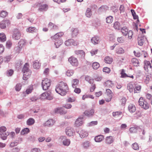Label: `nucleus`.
Masks as SVG:
<instances>
[{
	"label": "nucleus",
	"mask_w": 152,
	"mask_h": 152,
	"mask_svg": "<svg viewBox=\"0 0 152 152\" xmlns=\"http://www.w3.org/2000/svg\"><path fill=\"white\" fill-rule=\"evenodd\" d=\"M113 27L114 28L116 29L119 30L120 29V25L118 22L116 21L115 22L114 24Z\"/></svg>",
	"instance_id": "42"
},
{
	"label": "nucleus",
	"mask_w": 152,
	"mask_h": 152,
	"mask_svg": "<svg viewBox=\"0 0 152 152\" xmlns=\"http://www.w3.org/2000/svg\"><path fill=\"white\" fill-rule=\"evenodd\" d=\"M36 7H38V10L40 12H43L47 11L48 9V6L46 4H41L37 3L36 4Z\"/></svg>",
	"instance_id": "7"
},
{
	"label": "nucleus",
	"mask_w": 152,
	"mask_h": 152,
	"mask_svg": "<svg viewBox=\"0 0 152 152\" xmlns=\"http://www.w3.org/2000/svg\"><path fill=\"white\" fill-rule=\"evenodd\" d=\"M6 128L4 126H2L0 127V132H6Z\"/></svg>",
	"instance_id": "63"
},
{
	"label": "nucleus",
	"mask_w": 152,
	"mask_h": 152,
	"mask_svg": "<svg viewBox=\"0 0 152 152\" xmlns=\"http://www.w3.org/2000/svg\"><path fill=\"white\" fill-rule=\"evenodd\" d=\"M58 93L62 96L65 95L66 92L68 90V88L67 84L63 82H61L58 84Z\"/></svg>",
	"instance_id": "1"
},
{
	"label": "nucleus",
	"mask_w": 152,
	"mask_h": 152,
	"mask_svg": "<svg viewBox=\"0 0 152 152\" xmlns=\"http://www.w3.org/2000/svg\"><path fill=\"white\" fill-rule=\"evenodd\" d=\"M76 100V98L75 97H72L71 98L70 97H69L67 99V101L68 102H74Z\"/></svg>",
	"instance_id": "50"
},
{
	"label": "nucleus",
	"mask_w": 152,
	"mask_h": 152,
	"mask_svg": "<svg viewBox=\"0 0 152 152\" xmlns=\"http://www.w3.org/2000/svg\"><path fill=\"white\" fill-rule=\"evenodd\" d=\"M29 66L28 64L26 63L22 69V71L23 73V78L24 80H26L27 79L31 74V71L29 69Z\"/></svg>",
	"instance_id": "2"
},
{
	"label": "nucleus",
	"mask_w": 152,
	"mask_h": 152,
	"mask_svg": "<svg viewBox=\"0 0 152 152\" xmlns=\"http://www.w3.org/2000/svg\"><path fill=\"white\" fill-rule=\"evenodd\" d=\"M21 35V32L19 30L15 29L12 33V38L15 40H18L20 38Z\"/></svg>",
	"instance_id": "4"
},
{
	"label": "nucleus",
	"mask_w": 152,
	"mask_h": 152,
	"mask_svg": "<svg viewBox=\"0 0 152 152\" xmlns=\"http://www.w3.org/2000/svg\"><path fill=\"white\" fill-rule=\"evenodd\" d=\"M79 31L77 29L74 28L72 31V37H76L78 34Z\"/></svg>",
	"instance_id": "31"
},
{
	"label": "nucleus",
	"mask_w": 152,
	"mask_h": 152,
	"mask_svg": "<svg viewBox=\"0 0 152 152\" xmlns=\"http://www.w3.org/2000/svg\"><path fill=\"white\" fill-rule=\"evenodd\" d=\"M113 142V139L112 136L107 137L106 139V143L108 144H111Z\"/></svg>",
	"instance_id": "22"
},
{
	"label": "nucleus",
	"mask_w": 152,
	"mask_h": 152,
	"mask_svg": "<svg viewBox=\"0 0 152 152\" xmlns=\"http://www.w3.org/2000/svg\"><path fill=\"white\" fill-rule=\"evenodd\" d=\"M34 120L33 118H30L27 121L26 124L28 125L31 126L34 124Z\"/></svg>",
	"instance_id": "27"
},
{
	"label": "nucleus",
	"mask_w": 152,
	"mask_h": 152,
	"mask_svg": "<svg viewBox=\"0 0 152 152\" xmlns=\"http://www.w3.org/2000/svg\"><path fill=\"white\" fill-rule=\"evenodd\" d=\"M132 148L134 150H138L139 149V145L136 142L134 143L132 145Z\"/></svg>",
	"instance_id": "45"
},
{
	"label": "nucleus",
	"mask_w": 152,
	"mask_h": 152,
	"mask_svg": "<svg viewBox=\"0 0 152 152\" xmlns=\"http://www.w3.org/2000/svg\"><path fill=\"white\" fill-rule=\"evenodd\" d=\"M132 64L135 66H137L139 63L138 60L136 58H132Z\"/></svg>",
	"instance_id": "35"
},
{
	"label": "nucleus",
	"mask_w": 152,
	"mask_h": 152,
	"mask_svg": "<svg viewBox=\"0 0 152 152\" xmlns=\"http://www.w3.org/2000/svg\"><path fill=\"white\" fill-rule=\"evenodd\" d=\"M40 150L38 148H34L31 150V152H40Z\"/></svg>",
	"instance_id": "61"
},
{
	"label": "nucleus",
	"mask_w": 152,
	"mask_h": 152,
	"mask_svg": "<svg viewBox=\"0 0 152 152\" xmlns=\"http://www.w3.org/2000/svg\"><path fill=\"white\" fill-rule=\"evenodd\" d=\"M94 110L93 109H91L85 111L84 114L85 115L88 116H92L94 115Z\"/></svg>",
	"instance_id": "15"
},
{
	"label": "nucleus",
	"mask_w": 152,
	"mask_h": 152,
	"mask_svg": "<svg viewBox=\"0 0 152 152\" xmlns=\"http://www.w3.org/2000/svg\"><path fill=\"white\" fill-rule=\"evenodd\" d=\"M7 12L5 11H2L0 14V16L4 18L7 15Z\"/></svg>",
	"instance_id": "49"
},
{
	"label": "nucleus",
	"mask_w": 152,
	"mask_h": 152,
	"mask_svg": "<svg viewBox=\"0 0 152 152\" xmlns=\"http://www.w3.org/2000/svg\"><path fill=\"white\" fill-rule=\"evenodd\" d=\"M48 27L50 29H56V26L52 23H49Z\"/></svg>",
	"instance_id": "48"
},
{
	"label": "nucleus",
	"mask_w": 152,
	"mask_h": 152,
	"mask_svg": "<svg viewBox=\"0 0 152 152\" xmlns=\"http://www.w3.org/2000/svg\"><path fill=\"white\" fill-rule=\"evenodd\" d=\"M92 66L94 69H96L99 67L100 64L97 62H94L93 63Z\"/></svg>",
	"instance_id": "38"
},
{
	"label": "nucleus",
	"mask_w": 152,
	"mask_h": 152,
	"mask_svg": "<svg viewBox=\"0 0 152 152\" xmlns=\"http://www.w3.org/2000/svg\"><path fill=\"white\" fill-rule=\"evenodd\" d=\"M96 88V86L95 84H93L91 86L90 88V91L91 92L94 91Z\"/></svg>",
	"instance_id": "64"
},
{
	"label": "nucleus",
	"mask_w": 152,
	"mask_h": 152,
	"mask_svg": "<svg viewBox=\"0 0 152 152\" xmlns=\"http://www.w3.org/2000/svg\"><path fill=\"white\" fill-rule=\"evenodd\" d=\"M144 68H151L152 66L151 64L150 61H146L145 63Z\"/></svg>",
	"instance_id": "47"
},
{
	"label": "nucleus",
	"mask_w": 152,
	"mask_h": 152,
	"mask_svg": "<svg viewBox=\"0 0 152 152\" xmlns=\"http://www.w3.org/2000/svg\"><path fill=\"white\" fill-rule=\"evenodd\" d=\"M29 132V130L27 128L23 129L20 132L21 134L24 135L27 134Z\"/></svg>",
	"instance_id": "40"
},
{
	"label": "nucleus",
	"mask_w": 152,
	"mask_h": 152,
	"mask_svg": "<svg viewBox=\"0 0 152 152\" xmlns=\"http://www.w3.org/2000/svg\"><path fill=\"white\" fill-rule=\"evenodd\" d=\"M126 102V99L125 97H123L120 100V102L121 103V104L124 105Z\"/></svg>",
	"instance_id": "60"
},
{
	"label": "nucleus",
	"mask_w": 152,
	"mask_h": 152,
	"mask_svg": "<svg viewBox=\"0 0 152 152\" xmlns=\"http://www.w3.org/2000/svg\"><path fill=\"white\" fill-rule=\"evenodd\" d=\"M122 114V112L121 111H117L113 113V115L114 117L118 116Z\"/></svg>",
	"instance_id": "51"
},
{
	"label": "nucleus",
	"mask_w": 152,
	"mask_h": 152,
	"mask_svg": "<svg viewBox=\"0 0 152 152\" xmlns=\"http://www.w3.org/2000/svg\"><path fill=\"white\" fill-rule=\"evenodd\" d=\"M68 61L73 66H77L78 65L79 62L77 58L73 56L69 57Z\"/></svg>",
	"instance_id": "8"
},
{
	"label": "nucleus",
	"mask_w": 152,
	"mask_h": 152,
	"mask_svg": "<svg viewBox=\"0 0 152 152\" xmlns=\"http://www.w3.org/2000/svg\"><path fill=\"white\" fill-rule=\"evenodd\" d=\"M73 42L74 40L73 39H70L66 40L65 42V44L66 46H68L70 45Z\"/></svg>",
	"instance_id": "41"
},
{
	"label": "nucleus",
	"mask_w": 152,
	"mask_h": 152,
	"mask_svg": "<svg viewBox=\"0 0 152 152\" xmlns=\"http://www.w3.org/2000/svg\"><path fill=\"white\" fill-rule=\"evenodd\" d=\"M13 71L12 69L8 70L7 72V75L8 76H11L13 73Z\"/></svg>",
	"instance_id": "56"
},
{
	"label": "nucleus",
	"mask_w": 152,
	"mask_h": 152,
	"mask_svg": "<svg viewBox=\"0 0 152 152\" xmlns=\"http://www.w3.org/2000/svg\"><path fill=\"white\" fill-rule=\"evenodd\" d=\"M74 72L72 70H68L66 73V74L67 76L70 77L72 76L74 74Z\"/></svg>",
	"instance_id": "46"
},
{
	"label": "nucleus",
	"mask_w": 152,
	"mask_h": 152,
	"mask_svg": "<svg viewBox=\"0 0 152 152\" xmlns=\"http://www.w3.org/2000/svg\"><path fill=\"white\" fill-rule=\"evenodd\" d=\"M79 83V80H78L76 79H74L72 82V87L74 88H76L78 84Z\"/></svg>",
	"instance_id": "24"
},
{
	"label": "nucleus",
	"mask_w": 152,
	"mask_h": 152,
	"mask_svg": "<svg viewBox=\"0 0 152 152\" xmlns=\"http://www.w3.org/2000/svg\"><path fill=\"white\" fill-rule=\"evenodd\" d=\"M106 22L107 23H111L112 22L113 20V18L111 16H110L107 17L106 18Z\"/></svg>",
	"instance_id": "44"
},
{
	"label": "nucleus",
	"mask_w": 152,
	"mask_h": 152,
	"mask_svg": "<svg viewBox=\"0 0 152 152\" xmlns=\"http://www.w3.org/2000/svg\"><path fill=\"white\" fill-rule=\"evenodd\" d=\"M113 61L112 57L109 56H106L104 58V62L105 63L108 64H110Z\"/></svg>",
	"instance_id": "20"
},
{
	"label": "nucleus",
	"mask_w": 152,
	"mask_h": 152,
	"mask_svg": "<svg viewBox=\"0 0 152 152\" xmlns=\"http://www.w3.org/2000/svg\"><path fill=\"white\" fill-rule=\"evenodd\" d=\"M59 142H62L63 145L67 146H69L71 142L70 140L69 139H66L64 136H61L59 139Z\"/></svg>",
	"instance_id": "6"
},
{
	"label": "nucleus",
	"mask_w": 152,
	"mask_h": 152,
	"mask_svg": "<svg viewBox=\"0 0 152 152\" xmlns=\"http://www.w3.org/2000/svg\"><path fill=\"white\" fill-rule=\"evenodd\" d=\"M82 145L84 148H87L90 146V143L88 141H86L82 143Z\"/></svg>",
	"instance_id": "36"
},
{
	"label": "nucleus",
	"mask_w": 152,
	"mask_h": 152,
	"mask_svg": "<svg viewBox=\"0 0 152 152\" xmlns=\"http://www.w3.org/2000/svg\"><path fill=\"white\" fill-rule=\"evenodd\" d=\"M26 41L23 39H21L18 43V45L21 48H22L26 45Z\"/></svg>",
	"instance_id": "33"
},
{
	"label": "nucleus",
	"mask_w": 152,
	"mask_h": 152,
	"mask_svg": "<svg viewBox=\"0 0 152 152\" xmlns=\"http://www.w3.org/2000/svg\"><path fill=\"white\" fill-rule=\"evenodd\" d=\"M91 42L94 45L97 44L100 42V38L98 36L94 37L91 38Z\"/></svg>",
	"instance_id": "13"
},
{
	"label": "nucleus",
	"mask_w": 152,
	"mask_h": 152,
	"mask_svg": "<svg viewBox=\"0 0 152 152\" xmlns=\"http://www.w3.org/2000/svg\"><path fill=\"white\" fill-rule=\"evenodd\" d=\"M128 29L125 27H123L121 29V31L123 34V35L125 36H126L127 35V32L128 31Z\"/></svg>",
	"instance_id": "25"
},
{
	"label": "nucleus",
	"mask_w": 152,
	"mask_h": 152,
	"mask_svg": "<svg viewBox=\"0 0 152 152\" xmlns=\"http://www.w3.org/2000/svg\"><path fill=\"white\" fill-rule=\"evenodd\" d=\"M22 48L20 47V46L18 45V46L15 48L14 50L16 53H20Z\"/></svg>",
	"instance_id": "53"
},
{
	"label": "nucleus",
	"mask_w": 152,
	"mask_h": 152,
	"mask_svg": "<svg viewBox=\"0 0 152 152\" xmlns=\"http://www.w3.org/2000/svg\"><path fill=\"white\" fill-rule=\"evenodd\" d=\"M103 136L100 135L95 137L94 140L95 141L97 142H100L102 141L104 139Z\"/></svg>",
	"instance_id": "21"
},
{
	"label": "nucleus",
	"mask_w": 152,
	"mask_h": 152,
	"mask_svg": "<svg viewBox=\"0 0 152 152\" xmlns=\"http://www.w3.org/2000/svg\"><path fill=\"white\" fill-rule=\"evenodd\" d=\"M141 86L140 85H138L134 89V93H139L140 92L141 89Z\"/></svg>",
	"instance_id": "29"
},
{
	"label": "nucleus",
	"mask_w": 152,
	"mask_h": 152,
	"mask_svg": "<svg viewBox=\"0 0 152 152\" xmlns=\"http://www.w3.org/2000/svg\"><path fill=\"white\" fill-rule=\"evenodd\" d=\"M127 88L129 90V91L131 93L133 92L134 87L132 84L129 83L127 85Z\"/></svg>",
	"instance_id": "30"
},
{
	"label": "nucleus",
	"mask_w": 152,
	"mask_h": 152,
	"mask_svg": "<svg viewBox=\"0 0 152 152\" xmlns=\"http://www.w3.org/2000/svg\"><path fill=\"white\" fill-rule=\"evenodd\" d=\"M128 109L130 112L133 113L136 111V108L134 104H130L128 106Z\"/></svg>",
	"instance_id": "17"
},
{
	"label": "nucleus",
	"mask_w": 152,
	"mask_h": 152,
	"mask_svg": "<svg viewBox=\"0 0 152 152\" xmlns=\"http://www.w3.org/2000/svg\"><path fill=\"white\" fill-rule=\"evenodd\" d=\"M6 37L4 33H0V41L4 42L6 40Z\"/></svg>",
	"instance_id": "34"
},
{
	"label": "nucleus",
	"mask_w": 152,
	"mask_h": 152,
	"mask_svg": "<svg viewBox=\"0 0 152 152\" xmlns=\"http://www.w3.org/2000/svg\"><path fill=\"white\" fill-rule=\"evenodd\" d=\"M50 81L47 78L42 80V87L44 90L48 89L50 85Z\"/></svg>",
	"instance_id": "5"
},
{
	"label": "nucleus",
	"mask_w": 152,
	"mask_h": 152,
	"mask_svg": "<svg viewBox=\"0 0 152 152\" xmlns=\"http://www.w3.org/2000/svg\"><path fill=\"white\" fill-rule=\"evenodd\" d=\"M65 132L66 134L68 136H71L73 135L74 133L73 129L71 127H67L66 129Z\"/></svg>",
	"instance_id": "11"
},
{
	"label": "nucleus",
	"mask_w": 152,
	"mask_h": 152,
	"mask_svg": "<svg viewBox=\"0 0 152 152\" xmlns=\"http://www.w3.org/2000/svg\"><path fill=\"white\" fill-rule=\"evenodd\" d=\"M75 53L77 55L80 54L83 57H84L85 56V53L82 50H76L75 51Z\"/></svg>",
	"instance_id": "43"
},
{
	"label": "nucleus",
	"mask_w": 152,
	"mask_h": 152,
	"mask_svg": "<svg viewBox=\"0 0 152 152\" xmlns=\"http://www.w3.org/2000/svg\"><path fill=\"white\" fill-rule=\"evenodd\" d=\"M10 24V22L9 20H4L2 21L0 23V27L2 29L5 28L6 25L8 26Z\"/></svg>",
	"instance_id": "12"
},
{
	"label": "nucleus",
	"mask_w": 152,
	"mask_h": 152,
	"mask_svg": "<svg viewBox=\"0 0 152 152\" xmlns=\"http://www.w3.org/2000/svg\"><path fill=\"white\" fill-rule=\"evenodd\" d=\"M92 15L91 10L90 8H87L86 12L85 15L87 18H90Z\"/></svg>",
	"instance_id": "23"
},
{
	"label": "nucleus",
	"mask_w": 152,
	"mask_h": 152,
	"mask_svg": "<svg viewBox=\"0 0 152 152\" xmlns=\"http://www.w3.org/2000/svg\"><path fill=\"white\" fill-rule=\"evenodd\" d=\"M127 33L128 38L129 39H132L133 34V32L131 30H129Z\"/></svg>",
	"instance_id": "52"
},
{
	"label": "nucleus",
	"mask_w": 152,
	"mask_h": 152,
	"mask_svg": "<svg viewBox=\"0 0 152 152\" xmlns=\"http://www.w3.org/2000/svg\"><path fill=\"white\" fill-rule=\"evenodd\" d=\"M98 50L96 49L95 50H92L91 51V53L92 56H93L94 55H96L97 53L98 52Z\"/></svg>",
	"instance_id": "62"
},
{
	"label": "nucleus",
	"mask_w": 152,
	"mask_h": 152,
	"mask_svg": "<svg viewBox=\"0 0 152 152\" xmlns=\"http://www.w3.org/2000/svg\"><path fill=\"white\" fill-rule=\"evenodd\" d=\"M67 113V111L63 108H60L58 109V113L60 114H65Z\"/></svg>",
	"instance_id": "28"
},
{
	"label": "nucleus",
	"mask_w": 152,
	"mask_h": 152,
	"mask_svg": "<svg viewBox=\"0 0 152 152\" xmlns=\"http://www.w3.org/2000/svg\"><path fill=\"white\" fill-rule=\"evenodd\" d=\"M121 77H128L127 75L124 73V69H122L121 71Z\"/></svg>",
	"instance_id": "59"
},
{
	"label": "nucleus",
	"mask_w": 152,
	"mask_h": 152,
	"mask_svg": "<svg viewBox=\"0 0 152 152\" xmlns=\"http://www.w3.org/2000/svg\"><path fill=\"white\" fill-rule=\"evenodd\" d=\"M103 72L109 73L110 72V68L106 67L103 68Z\"/></svg>",
	"instance_id": "55"
},
{
	"label": "nucleus",
	"mask_w": 152,
	"mask_h": 152,
	"mask_svg": "<svg viewBox=\"0 0 152 152\" xmlns=\"http://www.w3.org/2000/svg\"><path fill=\"white\" fill-rule=\"evenodd\" d=\"M78 132L80 136L82 138L86 137L88 135V133L85 131L81 129H80L78 131Z\"/></svg>",
	"instance_id": "14"
},
{
	"label": "nucleus",
	"mask_w": 152,
	"mask_h": 152,
	"mask_svg": "<svg viewBox=\"0 0 152 152\" xmlns=\"http://www.w3.org/2000/svg\"><path fill=\"white\" fill-rule=\"evenodd\" d=\"M37 31V29L34 27H30L27 29V31L30 33H32L34 32H36Z\"/></svg>",
	"instance_id": "39"
},
{
	"label": "nucleus",
	"mask_w": 152,
	"mask_h": 152,
	"mask_svg": "<svg viewBox=\"0 0 152 152\" xmlns=\"http://www.w3.org/2000/svg\"><path fill=\"white\" fill-rule=\"evenodd\" d=\"M55 122L53 119H50L43 124L42 125L44 126H51L54 124Z\"/></svg>",
	"instance_id": "10"
},
{
	"label": "nucleus",
	"mask_w": 152,
	"mask_h": 152,
	"mask_svg": "<svg viewBox=\"0 0 152 152\" xmlns=\"http://www.w3.org/2000/svg\"><path fill=\"white\" fill-rule=\"evenodd\" d=\"M117 41L119 43H123L125 41V38L124 37H118L117 38Z\"/></svg>",
	"instance_id": "54"
},
{
	"label": "nucleus",
	"mask_w": 152,
	"mask_h": 152,
	"mask_svg": "<svg viewBox=\"0 0 152 152\" xmlns=\"http://www.w3.org/2000/svg\"><path fill=\"white\" fill-rule=\"evenodd\" d=\"M41 96L48 100H51L53 98V94L50 91L45 92L42 94Z\"/></svg>",
	"instance_id": "9"
},
{
	"label": "nucleus",
	"mask_w": 152,
	"mask_h": 152,
	"mask_svg": "<svg viewBox=\"0 0 152 152\" xmlns=\"http://www.w3.org/2000/svg\"><path fill=\"white\" fill-rule=\"evenodd\" d=\"M105 86L107 87H111L113 86V84L112 81L108 80L105 82Z\"/></svg>",
	"instance_id": "37"
},
{
	"label": "nucleus",
	"mask_w": 152,
	"mask_h": 152,
	"mask_svg": "<svg viewBox=\"0 0 152 152\" xmlns=\"http://www.w3.org/2000/svg\"><path fill=\"white\" fill-rule=\"evenodd\" d=\"M138 103L139 105L145 110H147L149 108L150 105L142 97L140 98Z\"/></svg>",
	"instance_id": "3"
},
{
	"label": "nucleus",
	"mask_w": 152,
	"mask_h": 152,
	"mask_svg": "<svg viewBox=\"0 0 152 152\" xmlns=\"http://www.w3.org/2000/svg\"><path fill=\"white\" fill-rule=\"evenodd\" d=\"M138 128L137 127H133L130 128L129 130L131 133H134L137 132Z\"/></svg>",
	"instance_id": "32"
},
{
	"label": "nucleus",
	"mask_w": 152,
	"mask_h": 152,
	"mask_svg": "<svg viewBox=\"0 0 152 152\" xmlns=\"http://www.w3.org/2000/svg\"><path fill=\"white\" fill-rule=\"evenodd\" d=\"M9 134V133L7 132H0V137L2 139L5 140L7 139V136Z\"/></svg>",
	"instance_id": "16"
},
{
	"label": "nucleus",
	"mask_w": 152,
	"mask_h": 152,
	"mask_svg": "<svg viewBox=\"0 0 152 152\" xmlns=\"http://www.w3.org/2000/svg\"><path fill=\"white\" fill-rule=\"evenodd\" d=\"M83 122L82 118H78L75 122V125L77 126H79L82 125Z\"/></svg>",
	"instance_id": "19"
},
{
	"label": "nucleus",
	"mask_w": 152,
	"mask_h": 152,
	"mask_svg": "<svg viewBox=\"0 0 152 152\" xmlns=\"http://www.w3.org/2000/svg\"><path fill=\"white\" fill-rule=\"evenodd\" d=\"M21 85L20 84H18L15 86V89L16 91H19L21 89Z\"/></svg>",
	"instance_id": "58"
},
{
	"label": "nucleus",
	"mask_w": 152,
	"mask_h": 152,
	"mask_svg": "<svg viewBox=\"0 0 152 152\" xmlns=\"http://www.w3.org/2000/svg\"><path fill=\"white\" fill-rule=\"evenodd\" d=\"M52 38L54 40H53V41L55 42L54 45H56V48H57V46L56 45V42L57 39V34H56L53 36L52 37Z\"/></svg>",
	"instance_id": "57"
},
{
	"label": "nucleus",
	"mask_w": 152,
	"mask_h": 152,
	"mask_svg": "<svg viewBox=\"0 0 152 152\" xmlns=\"http://www.w3.org/2000/svg\"><path fill=\"white\" fill-rule=\"evenodd\" d=\"M115 52L117 54H122L124 53V50L122 47L118 46L116 48Z\"/></svg>",
	"instance_id": "18"
},
{
	"label": "nucleus",
	"mask_w": 152,
	"mask_h": 152,
	"mask_svg": "<svg viewBox=\"0 0 152 152\" xmlns=\"http://www.w3.org/2000/svg\"><path fill=\"white\" fill-rule=\"evenodd\" d=\"M40 65L41 64L37 61H35L33 64L34 68L37 69L39 68Z\"/></svg>",
	"instance_id": "26"
}]
</instances>
